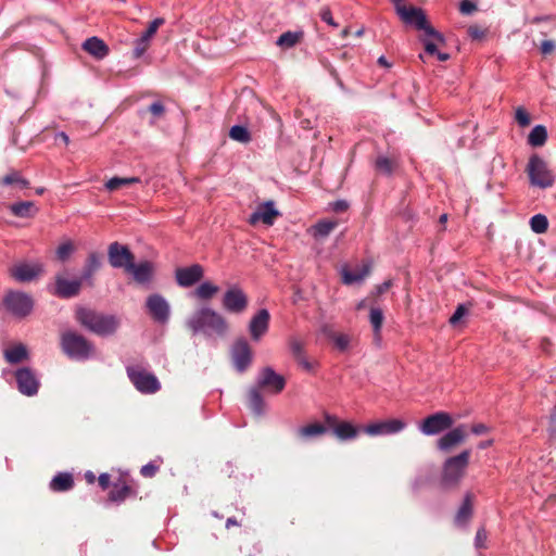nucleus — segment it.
I'll list each match as a JSON object with an SVG mask.
<instances>
[{
	"mask_svg": "<svg viewBox=\"0 0 556 556\" xmlns=\"http://www.w3.org/2000/svg\"><path fill=\"white\" fill-rule=\"evenodd\" d=\"M17 390L26 396H34L38 393L40 380L36 372L29 367H22L15 371Z\"/></svg>",
	"mask_w": 556,
	"mask_h": 556,
	"instance_id": "obj_13",
	"label": "nucleus"
},
{
	"mask_svg": "<svg viewBox=\"0 0 556 556\" xmlns=\"http://www.w3.org/2000/svg\"><path fill=\"white\" fill-rule=\"evenodd\" d=\"M3 355L5 361L10 364H18L29 357L27 348L23 343H16L5 349Z\"/></svg>",
	"mask_w": 556,
	"mask_h": 556,
	"instance_id": "obj_27",
	"label": "nucleus"
},
{
	"mask_svg": "<svg viewBox=\"0 0 556 556\" xmlns=\"http://www.w3.org/2000/svg\"><path fill=\"white\" fill-rule=\"evenodd\" d=\"M527 173L532 186L546 189L553 186L554 175L539 155H532L528 162Z\"/></svg>",
	"mask_w": 556,
	"mask_h": 556,
	"instance_id": "obj_6",
	"label": "nucleus"
},
{
	"mask_svg": "<svg viewBox=\"0 0 556 556\" xmlns=\"http://www.w3.org/2000/svg\"><path fill=\"white\" fill-rule=\"evenodd\" d=\"M473 501L475 495L471 492H467L455 515V523L457 526H465L471 519L473 513Z\"/></svg>",
	"mask_w": 556,
	"mask_h": 556,
	"instance_id": "obj_26",
	"label": "nucleus"
},
{
	"mask_svg": "<svg viewBox=\"0 0 556 556\" xmlns=\"http://www.w3.org/2000/svg\"><path fill=\"white\" fill-rule=\"evenodd\" d=\"M369 320L374 328L375 340L378 342V341H380V333H381V328H382V324H383L382 311L378 307H371L370 314H369Z\"/></svg>",
	"mask_w": 556,
	"mask_h": 556,
	"instance_id": "obj_37",
	"label": "nucleus"
},
{
	"mask_svg": "<svg viewBox=\"0 0 556 556\" xmlns=\"http://www.w3.org/2000/svg\"><path fill=\"white\" fill-rule=\"evenodd\" d=\"M148 110L154 118H160L165 114V106L161 101L153 102Z\"/></svg>",
	"mask_w": 556,
	"mask_h": 556,
	"instance_id": "obj_50",
	"label": "nucleus"
},
{
	"mask_svg": "<svg viewBox=\"0 0 556 556\" xmlns=\"http://www.w3.org/2000/svg\"><path fill=\"white\" fill-rule=\"evenodd\" d=\"M397 167V160L386 155H379L375 161V168L383 175H391Z\"/></svg>",
	"mask_w": 556,
	"mask_h": 556,
	"instance_id": "obj_34",
	"label": "nucleus"
},
{
	"mask_svg": "<svg viewBox=\"0 0 556 556\" xmlns=\"http://www.w3.org/2000/svg\"><path fill=\"white\" fill-rule=\"evenodd\" d=\"M134 494L135 491L125 482L114 483L113 489L109 492V500L111 502L121 503Z\"/></svg>",
	"mask_w": 556,
	"mask_h": 556,
	"instance_id": "obj_30",
	"label": "nucleus"
},
{
	"mask_svg": "<svg viewBox=\"0 0 556 556\" xmlns=\"http://www.w3.org/2000/svg\"><path fill=\"white\" fill-rule=\"evenodd\" d=\"M325 424L332 431L333 435L340 441L354 440L358 437L363 428L353 425L350 421L340 420L336 415L326 413L324 415Z\"/></svg>",
	"mask_w": 556,
	"mask_h": 556,
	"instance_id": "obj_9",
	"label": "nucleus"
},
{
	"mask_svg": "<svg viewBox=\"0 0 556 556\" xmlns=\"http://www.w3.org/2000/svg\"><path fill=\"white\" fill-rule=\"evenodd\" d=\"M453 424L454 420L448 413L439 412L426 417L420 424L419 429L426 435H434L451 429Z\"/></svg>",
	"mask_w": 556,
	"mask_h": 556,
	"instance_id": "obj_12",
	"label": "nucleus"
},
{
	"mask_svg": "<svg viewBox=\"0 0 556 556\" xmlns=\"http://www.w3.org/2000/svg\"><path fill=\"white\" fill-rule=\"evenodd\" d=\"M327 430H328V426L326 424L323 425L319 422H314V424H308L304 427H301L298 430V433L303 439H309V438L324 435L327 432Z\"/></svg>",
	"mask_w": 556,
	"mask_h": 556,
	"instance_id": "obj_33",
	"label": "nucleus"
},
{
	"mask_svg": "<svg viewBox=\"0 0 556 556\" xmlns=\"http://www.w3.org/2000/svg\"><path fill=\"white\" fill-rule=\"evenodd\" d=\"M467 33L472 39L480 40V39L484 38V36L486 34V29H484L478 25H471L468 27Z\"/></svg>",
	"mask_w": 556,
	"mask_h": 556,
	"instance_id": "obj_52",
	"label": "nucleus"
},
{
	"mask_svg": "<svg viewBox=\"0 0 556 556\" xmlns=\"http://www.w3.org/2000/svg\"><path fill=\"white\" fill-rule=\"evenodd\" d=\"M405 427L406 422L401 419H386L368 424L363 431L370 437L389 435L401 432Z\"/></svg>",
	"mask_w": 556,
	"mask_h": 556,
	"instance_id": "obj_16",
	"label": "nucleus"
},
{
	"mask_svg": "<svg viewBox=\"0 0 556 556\" xmlns=\"http://www.w3.org/2000/svg\"><path fill=\"white\" fill-rule=\"evenodd\" d=\"M83 50L97 60H102L109 54L108 45L98 37H90L83 43Z\"/></svg>",
	"mask_w": 556,
	"mask_h": 556,
	"instance_id": "obj_25",
	"label": "nucleus"
},
{
	"mask_svg": "<svg viewBox=\"0 0 556 556\" xmlns=\"http://www.w3.org/2000/svg\"><path fill=\"white\" fill-rule=\"evenodd\" d=\"M150 40L146 37L141 36L135 41L134 55L135 58H140L149 48Z\"/></svg>",
	"mask_w": 556,
	"mask_h": 556,
	"instance_id": "obj_46",
	"label": "nucleus"
},
{
	"mask_svg": "<svg viewBox=\"0 0 556 556\" xmlns=\"http://www.w3.org/2000/svg\"><path fill=\"white\" fill-rule=\"evenodd\" d=\"M127 375L138 391L154 393L160 389L156 377L138 367H127Z\"/></svg>",
	"mask_w": 556,
	"mask_h": 556,
	"instance_id": "obj_10",
	"label": "nucleus"
},
{
	"mask_svg": "<svg viewBox=\"0 0 556 556\" xmlns=\"http://www.w3.org/2000/svg\"><path fill=\"white\" fill-rule=\"evenodd\" d=\"M530 226L535 233H544L548 228V220L546 216L538 214L531 218Z\"/></svg>",
	"mask_w": 556,
	"mask_h": 556,
	"instance_id": "obj_44",
	"label": "nucleus"
},
{
	"mask_svg": "<svg viewBox=\"0 0 556 556\" xmlns=\"http://www.w3.org/2000/svg\"><path fill=\"white\" fill-rule=\"evenodd\" d=\"M547 139L546 128L542 125L535 126L528 137V142L532 147H541Z\"/></svg>",
	"mask_w": 556,
	"mask_h": 556,
	"instance_id": "obj_38",
	"label": "nucleus"
},
{
	"mask_svg": "<svg viewBox=\"0 0 556 556\" xmlns=\"http://www.w3.org/2000/svg\"><path fill=\"white\" fill-rule=\"evenodd\" d=\"M53 492H65L70 490V472H59L49 483Z\"/></svg>",
	"mask_w": 556,
	"mask_h": 556,
	"instance_id": "obj_36",
	"label": "nucleus"
},
{
	"mask_svg": "<svg viewBox=\"0 0 556 556\" xmlns=\"http://www.w3.org/2000/svg\"><path fill=\"white\" fill-rule=\"evenodd\" d=\"M319 16L320 18L326 22L328 25L332 26V27H337L338 24L334 22V20L332 18V14H331V10L328 8V7H325L320 10L319 12Z\"/></svg>",
	"mask_w": 556,
	"mask_h": 556,
	"instance_id": "obj_54",
	"label": "nucleus"
},
{
	"mask_svg": "<svg viewBox=\"0 0 556 556\" xmlns=\"http://www.w3.org/2000/svg\"><path fill=\"white\" fill-rule=\"evenodd\" d=\"M466 314V308L464 305H458L454 314L450 318L451 325H456L463 316Z\"/></svg>",
	"mask_w": 556,
	"mask_h": 556,
	"instance_id": "obj_59",
	"label": "nucleus"
},
{
	"mask_svg": "<svg viewBox=\"0 0 556 556\" xmlns=\"http://www.w3.org/2000/svg\"><path fill=\"white\" fill-rule=\"evenodd\" d=\"M50 292L59 298L68 299L70 298V280L58 276L55 279V285L51 287Z\"/></svg>",
	"mask_w": 556,
	"mask_h": 556,
	"instance_id": "obj_39",
	"label": "nucleus"
},
{
	"mask_svg": "<svg viewBox=\"0 0 556 556\" xmlns=\"http://www.w3.org/2000/svg\"><path fill=\"white\" fill-rule=\"evenodd\" d=\"M303 31H286L277 39V46L289 49L298 45L303 39Z\"/></svg>",
	"mask_w": 556,
	"mask_h": 556,
	"instance_id": "obj_35",
	"label": "nucleus"
},
{
	"mask_svg": "<svg viewBox=\"0 0 556 556\" xmlns=\"http://www.w3.org/2000/svg\"><path fill=\"white\" fill-rule=\"evenodd\" d=\"M425 45V51L429 54H437V45L429 39H421Z\"/></svg>",
	"mask_w": 556,
	"mask_h": 556,
	"instance_id": "obj_63",
	"label": "nucleus"
},
{
	"mask_svg": "<svg viewBox=\"0 0 556 556\" xmlns=\"http://www.w3.org/2000/svg\"><path fill=\"white\" fill-rule=\"evenodd\" d=\"M397 15L403 23L422 30L426 36L433 38L439 43H445L444 36L428 22L422 9L416 7L397 8Z\"/></svg>",
	"mask_w": 556,
	"mask_h": 556,
	"instance_id": "obj_4",
	"label": "nucleus"
},
{
	"mask_svg": "<svg viewBox=\"0 0 556 556\" xmlns=\"http://www.w3.org/2000/svg\"><path fill=\"white\" fill-rule=\"evenodd\" d=\"M10 211L17 217L27 218L34 216L37 212V208L35 203L31 201H21L13 203L10 206Z\"/></svg>",
	"mask_w": 556,
	"mask_h": 556,
	"instance_id": "obj_31",
	"label": "nucleus"
},
{
	"mask_svg": "<svg viewBox=\"0 0 556 556\" xmlns=\"http://www.w3.org/2000/svg\"><path fill=\"white\" fill-rule=\"evenodd\" d=\"M294 359L304 370L312 371L314 369V363L307 359L305 353L301 356H296Z\"/></svg>",
	"mask_w": 556,
	"mask_h": 556,
	"instance_id": "obj_56",
	"label": "nucleus"
},
{
	"mask_svg": "<svg viewBox=\"0 0 556 556\" xmlns=\"http://www.w3.org/2000/svg\"><path fill=\"white\" fill-rule=\"evenodd\" d=\"M231 358L236 369L243 372L252 363V349L245 339H238L231 348Z\"/></svg>",
	"mask_w": 556,
	"mask_h": 556,
	"instance_id": "obj_17",
	"label": "nucleus"
},
{
	"mask_svg": "<svg viewBox=\"0 0 556 556\" xmlns=\"http://www.w3.org/2000/svg\"><path fill=\"white\" fill-rule=\"evenodd\" d=\"M392 286L391 280H387L383 283L376 287L375 291L372 292L374 296H379L380 294L387 292Z\"/></svg>",
	"mask_w": 556,
	"mask_h": 556,
	"instance_id": "obj_62",
	"label": "nucleus"
},
{
	"mask_svg": "<svg viewBox=\"0 0 556 556\" xmlns=\"http://www.w3.org/2000/svg\"><path fill=\"white\" fill-rule=\"evenodd\" d=\"M150 316L160 324H165L169 319L170 308L168 302L160 294H151L146 302Z\"/></svg>",
	"mask_w": 556,
	"mask_h": 556,
	"instance_id": "obj_18",
	"label": "nucleus"
},
{
	"mask_svg": "<svg viewBox=\"0 0 556 556\" xmlns=\"http://www.w3.org/2000/svg\"><path fill=\"white\" fill-rule=\"evenodd\" d=\"M349 206L350 205L345 200H338L330 204L331 210L336 213H343L348 211Z\"/></svg>",
	"mask_w": 556,
	"mask_h": 556,
	"instance_id": "obj_58",
	"label": "nucleus"
},
{
	"mask_svg": "<svg viewBox=\"0 0 556 556\" xmlns=\"http://www.w3.org/2000/svg\"><path fill=\"white\" fill-rule=\"evenodd\" d=\"M540 49L542 54L548 55L554 52V50L556 49V45L552 40H544L542 41Z\"/></svg>",
	"mask_w": 556,
	"mask_h": 556,
	"instance_id": "obj_60",
	"label": "nucleus"
},
{
	"mask_svg": "<svg viewBox=\"0 0 556 556\" xmlns=\"http://www.w3.org/2000/svg\"><path fill=\"white\" fill-rule=\"evenodd\" d=\"M470 450H464L458 455L448 457L442 465L440 488L445 491L455 490L466 475L470 459Z\"/></svg>",
	"mask_w": 556,
	"mask_h": 556,
	"instance_id": "obj_2",
	"label": "nucleus"
},
{
	"mask_svg": "<svg viewBox=\"0 0 556 556\" xmlns=\"http://www.w3.org/2000/svg\"><path fill=\"white\" fill-rule=\"evenodd\" d=\"M337 227V222L323 219L313 226V235L315 238L327 237Z\"/></svg>",
	"mask_w": 556,
	"mask_h": 556,
	"instance_id": "obj_40",
	"label": "nucleus"
},
{
	"mask_svg": "<svg viewBox=\"0 0 556 556\" xmlns=\"http://www.w3.org/2000/svg\"><path fill=\"white\" fill-rule=\"evenodd\" d=\"M515 119L521 127H527L531 123V117L523 108H518L516 110Z\"/></svg>",
	"mask_w": 556,
	"mask_h": 556,
	"instance_id": "obj_48",
	"label": "nucleus"
},
{
	"mask_svg": "<svg viewBox=\"0 0 556 556\" xmlns=\"http://www.w3.org/2000/svg\"><path fill=\"white\" fill-rule=\"evenodd\" d=\"M154 269V264L150 261H143L138 264L134 261L125 271L130 273L137 283L147 285L152 280Z\"/></svg>",
	"mask_w": 556,
	"mask_h": 556,
	"instance_id": "obj_24",
	"label": "nucleus"
},
{
	"mask_svg": "<svg viewBox=\"0 0 556 556\" xmlns=\"http://www.w3.org/2000/svg\"><path fill=\"white\" fill-rule=\"evenodd\" d=\"M229 137L241 143H249L252 140L249 129L241 125H235L229 130Z\"/></svg>",
	"mask_w": 556,
	"mask_h": 556,
	"instance_id": "obj_42",
	"label": "nucleus"
},
{
	"mask_svg": "<svg viewBox=\"0 0 556 556\" xmlns=\"http://www.w3.org/2000/svg\"><path fill=\"white\" fill-rule=\"evenodd\" d=\"M96 354L94 345L85 337L72 333V358L86 361Z\"/></svg>",
	"mask_w": 556,
	"mask_h": 556,
	"instance_id": "obj_22",
	"label": "nucleus"
},
{
	"mask_svg": "<svg viewBox=\"0 0 556 556\" xmlns=\"http://www.w3.org/2000/svg\"><path fill=\"white\" fill-rule=\"evenodd\" d=\"M165 23L164 18L162 17H157L155 20H153L147 30L141 35L143 37H146L147 39L151 40V38L155 35V33L157 31L159 27L162 26L163 24Z\"/></svg>",
	"mask_w": 556,
	"mask_h": 556,
	"instance_id": "obj_47",
	"label": "nucleus"
},
{
	"mask_svg": "<svg viewBox=\"0 0 556 556\" xmlns=\"http://www.w3.org/2000/svg\"><path fill=\"white\" fill-rule=\"evenodd\" d=\"M109 263L113 268H124L125 270L135 261V255L127 245L113 242L108 249Z\"/></svg>",
	"mask_w": 556,
	"mask_h": 556,
	"instance_id": "obj_15",
	"label": "nucleus"
},
{
	"mask_svg": "<svg viewBox=\"0 0 556 556\" xmlns=\"http://www.w3.org/2000/svg\"><path fill=\"white\" fill-rule=\"evenodd\" d=\"M75 317L84 328L99 336L113 334L118 327V320L114 316L103 315L85 306L76 308Z\"/></svg>",
	"mask_w": 556,
	"mask_h": 556,
	"instance_id": "obj_3",
	"label": "nucleus"
},
{
	"mask_svg": "<svg viewBox=\"0 0 556 556\" xmlns=\"http://www.w3.org/2000/svg\"><path fill=\"white\" fill-rule=\"evenodd\" d=\"M488 540V533L484 528L478 529L475 538V545L477 548H485V542Z\"/></svg>",
	"mask_w": 556,
	"mask_h": 556,
	"instance_id": "obj_53",
	"label": "nucleus"
},
{
	"mask_svg": "<svg viewBox=\"0 0 556 556\" xmlns=\"http://www.w3.org/2000/svg\"><path fill=\"white\" fill-rule=\"evenodd\" d=\"M278 216H280V213L275 207L274 201H266L260 204L255 212L251 214L249 217V224L256 225L258 222H262L267 226H271Z\"/></svg>",
	"mask_w": 556,
	"mask_h": 556,
	"instance_id": "obj_20",
	"label": "nucleus"
},
{
	"mask_svg": "<svg viewBox=\"0 0 556 556\" xmlns=\"http://www.w3.org/2000/svg\"><path fill=\"white\" fill-rule=\"evenodd\" d=\"M477 10L476 3L471 2L470 0H463L459 4V11L463 14H471Z\"/></svg>",
	"mask_w": 556,
	"mask_h": 556,
	"instance_id": "obj_55",
	"label": "nucleus"
},
{
	"mask_svg": "<svg viewBox=\"0 0 556 556\" xmlns=\"http://www.w3.org/2000/svg\"><path fill=\"white\" fill-rule=\"evenodd\" d=\"M249 306L248 294L237 285L229 287L223 294L222 307L232 315L243 314Z\"/></svg>",
	"mask_w": 556,
	"mask_h": 556,
	"instance_id": "obj_7",
	"label": "nucleus"
},
{
	"mask_svg": "<svg viewBox=\"0 0 556 556\" xmlns=\"http://www.w3.org/2000/svg\"><path fill=\"white\" fill-rule=\"evenodd\" d=\"M256 387L268 393L279 394L286 387V379L271 367H265L258 375Z\"/></svg>",
	"mask_w": 556,
	"mask_h": 556,
	"instance_id": "obj_14",
	"label": "nucleus"
},
{
	"mask_svg": "<svg viewBox=\"0 0 556 556\" xmlns=\"http://www.w3.org/2000/svg\"><path fill=\"white\" fill-rule=\"evenodd\" d=\"M332 339L339 350L344 351L348 349L349 343H350L349 336H346L344 333H337L332 337Z\"/></svg>",
	"mask_w": 556,
	"mask_h": 556,
	"instance_id": "obj_51",
	"label": "nucleus"
},
{
	"mask_svg": "<svg viewBox=\"0 0 556 556\" xmlns=\"http://www.w3.org/2000/svg\"><path fill=\"white\" fill-rule=\"evenodd\" d=\"M162 464V459H155L153 462H150L149 464L144 465L140 469V473L144 478H153Z\"/></svg>",
	"mask_w": 556,
	"mask_h": 556,
	"instance_id": "obj_45",
	"label": "nucleus"
},
{
	"mask_svg": "<svg viewBox=\"0 0 556 556\" xmlns=\"http://www.w3.org/2000/svg\"><path fill=\"white\" fill-rule=\"evenodd\" d=\"M56 256L60 261H66L70 257V242H63L56 250Z\"/></svg>",
	"mask_w": 556,
	"mask_h": 556,
	"instance_id": "obj_57",
	"label": "nucleus"
},
{
	"mask_svg": "<svg viewBox=\"0 0 556 556\" xmlns=\"http://www.w3.org/2000/svg\"><path fill=\"white\" fill-rule=\"evenodd\" d=\"M100 486L105 490L110 486L111 477L109 473H101L98 478Z\"/></svg>",
	"mask_w": 556,
	"mask_h": 556,
	"instance_id": "obj_64",
	"label": "nucleus"
},
{
	"mask_svg": "<svg viewBox=\"0 0 556 556\" xmlns=\"http://www.w3.org/2000/svg\"><path fill=\"white\" fill-rule=\"evenodd\" d=\"M467 438V427L465 425H459L448 432L443 434L437 441V447L445 453L451 452L454 447L462 444Z\"/></svg>",
	"mask_w": 556,
	"mask_h": 556,
	"instance_id": "obj_19",
	"label": "nucleus"
},
{
	"mask_svg": "<svg viewBox=\"0 0 556 556\" xmlns=\"http://www.w3.org/2000/svg\"><path fill=\"white\" fill-rule=\"evenodd\" d=\"M5 309L15 317L23 318L29 315L34 307L33 299L18 291H10L3 299Z\"/></svg>",
	"mask_w": 556,
	"mask_h": 556,
	"instance_id": "obj_8",
	"label": "nucleus"
},
{
	"mask_svg": "<svg viewBox=\"0 0 556 556\" xmlns=\"http://www.w3.org/2000/svg\"><path fill=\"white\" fill-rule=\"evenodd\" d=\"M176 281L182 288H189L201 281L204 276V268L200 264L177 268L175 271Z\"/></svg>",
	"mask_w": 556,
	"mask_h": 556,
	"instance_id": "obj_21",
	"label": "nucleus"
},
{
	"mask_svg": "<svg viewBox=\"0 0 556 556\" xmlns=\"http://www.w3.org/2000/svg\"><path fill=\"white\" fill-rule=\"evenodd\" d=\"M101 267V256L97 252H90L85 260L79 273L72 278V296L79 293L83 288L94 287L96 273Z\"/></svg>",
	"mask_w": 556,
	"mask_h": 556,
	"instance_id": "obj_5",
	"label": "nucleus"
},
{
	"mask_svg": "<svg viewBox=\"0 0 556 556\" xmlns=\"http://www.w3.org/2000/svg\"><path fill=\"white\" fill-rule=\"evenodd\" d=\"M61 346L64 354L70 355V332L64 331L61 334Z\"/></svg>",
	"mask_w": 556,
	"mask_h": 556,
	"instance_id": "obj_61",
	"label": "nucleus"
},
{
	"mask_svg": "<svg viewBox=\"0 0 556 556\" xmlns=\"http://www.w3.org/2000/svg\"><path fill=\"white\" fill-rule=\"evenodd\" d=\"M140 179L138 177H129V178H121L113 177L105 182V188L109 191H115L123 187L130 186L132 184H138Z\"/></svg>",
	"mask_w": 556,
	"mask_h": 556,
	"instance_id": "obj_41",
	"label": "nucleus"
},
{
	"mask_svg": "<svg viewBox=\"0 0 556 556\" xmlns=\"http://www.w3.org/2000/svg\"><path fill=\"white\" fill-rule=\"evenodd\" d=\"M0 185L2 186H12L17 185L21 188H27L28 181L24 179L18 172L12 170L4 177L0 178Z\"/></svg>",
	"mask_w": 556,
	"mask_h": 556,
	"instance_id": "obj_43",
	"label": "nucleus"
},
{
	"mask_svg": "<svg viewBox=\"0 0 556 556\" xmlns=\"http://www.w3.org/2000/svg\"><path fill=\"white\" fill-rule=\"evenodd\" d=\"M289 346L294 358L305 353L303 343L295 338L290 339Z\"/></svg>",
	"mask_w": 556,
	"mask_h": 556,
	"instance_id": "obj_49",
	"label": "nucleus"
},
{
	"mask_svg": "<svg viewBox=\"0 0 556 556\" xmlns=\"http://www.w3.org/2000/svg\"><path fill=\"white\" fill-rule=\"evenodd\" d=\"M186 326L192 334L203 333L206 337L213 334L224 337L229 330L227 319L220 313L208 306L198 308L186 320Z\"/></svg>",
	"mask_w": 556,
	"mask_h": 556,
	"instance_id": "obj_1",
	"label": "nucleus"
},
{
	"mask_svg": "<svg viewBox=\"0 0 556 556\" xmlns=\"http://www.w3.org/2000/svg\"><path fill=\"white\" fill-rule=\"evenodd\" d=\"M249 407L257 416L265 412V402L261 394V389L256 386L251 388L248 393Z\"/></svg>",
	"mask_w": 556,
	"mask_h": 556,
	"instance_id": "obj_28",
	"label": "nucleus"
},
{
	"mask_svg": "<svg viewBox=\"0 0 556 556\" xmlns=\"http://www.w3.org/2000/svg\"><path fill=\"white\" fill-rule=\"evenodd\" d=\"M270 315L267 309H260L250 320L249 331L254 341H258L268 330Z\"/></svg>",
	"mask_w": 556,
	"mask_h": 556,
	"instance_id": "obj_23",
	"label": "nucleus"
},
{
	"mask_svg": "<svg viewBox=\"0 0 556 556\" xmlns=\"http://www.w3.org/2000/svg\"><path fill=\"white\" fill-rule=\"evenodd\" d=\"M219 292V287L206 280L200 283L193 291V296L198 300L210 301Z\"/></svg>",
	"mask_w": 556,
	"mask_h": 556,
	"instance_id": "obj_29",
	"label": "nucleus"
},
{
	"mask_svg": "<svg viewBox=\"0 0 556 556\" xmlns=\"http://www.w3.org/2000/svg\"><path fill=\"white\" fill-rule=\"evenodd\" d=\"M45 273L41 262H20L10 269V275L18 282H30Z\"/></svg>",
	"mask_w": 556,
	"mask_h": 556,
	"instance_id": "obj_11",
	"label": "nucleus"
},
{
	"mask_svg": "<svg viewBox=\"0 0 556 556\" xmlns=\"http://www.w3.org/2000/svg\"><path fill=\"white\" fill-rule=\"evenodd\" d=\"M370 273V265L365 264L361 269L350 270L343 269L342 271V280L345 285H351L354 282L362 281L368 274Z\"/></svg>",
	"mask_w": 556,
	"mask_h": 556,
	"instance_id": "obj_32",
	"label": "nucleus"
}]
</instances>
